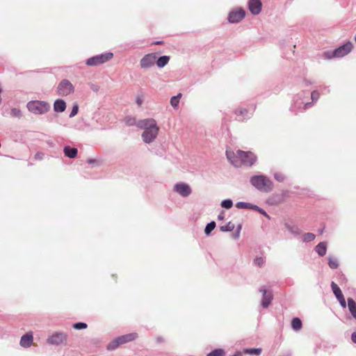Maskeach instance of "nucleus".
Masks as SVG:
<instances>
[{
	"mask_svg": "<svg viewBox=\"0 0 356 356\" xmlns=\"http://www.w3.org/2000/svg\"><path fill=\"white\" fill-rule=\"evenodd\" d=\"M137 127L144 130L141 136L145 143H151L155 140L159 131V127L154 119L141 120L137 122Z\"/></svg>",
	"mask_w": 356,
	"mask_h": 356,
	"instance_id": "1",
	"label": "nucleus"
},
{
	"mask_svg": "<svg viewBox=\"0 0 356 356\" xmlns=\"http://www.w3.org/2000/svg\"><path fill=\"white\" fill-rule=\"evenodd\" d=\"M226 155L228 160L236 167L241 165L251 166L257 160L255 155L250 152L238 150L234 153L232 150H227Z\"/></svg>",
	"mask_w": 356,
	"mask_h": 356,
	"instance_id": "2",
	"label": "nucleus"
},
{
	"mask_svg": "<svg viewBox=\"0 0 356 356\" xmlns=\"http://www.w3.org/2000/svg\"><path fill=\"white\" fill-rule=\"evenodd\" d=\"M250 181L257 190L264 193H268L273 190V182L266 176L260 175L252 176Z\"/></svg>",
	"mask_w": 356,
	"mask_h": 356,
	"instance_id": "3",
	"label": "nucleus"
},
{
	"mask_svg": "<svg viewBox=\"0 0 356 356\" xmlns=\"http://www.w3.org/2000/svg\"><path fill=\"white\" fill-rule=\"evenodd\" d=\"M27 109L35 115H42L47 113L50 109L49 103L44 101L33 100L26 104Z\"/></svg>",
	"mask_w": 356,
	"mask_h": 356,
	"instance_id": "4",
	"label": "nucleus"
},
{
	"mask_svg": "<svg viewBox=\"0 0 356 356\" xmlns=\"http://www.w3.org/2000/svg\"><path fill=\"white\" fill-rule=\"evenodd\" d=\"M113 56V53L108 52L93 56L87 60L86 65L88 66H95L104 63L111 60Z\"/></svg>",
	"mask_w": 356,
	"mask_h": 356,
	"instance_id": "5",
	"label": "nucleus"
},
{
	"mask_svg": "<svg viewBox=\"0 0 356 356\" xmlns=\"http://www.w3.org/2000/svg\"><path fill=\"white\" fill-rule=\"evenodd\" d=\"M74 92V87L72 83L67 80L63 79L60 83L58 85L57 87V93L60 96H67L70 95Z\"/></svg>",
	"mask_w": 356,
	"mask_h": 356,
	"instance_id": "6",
	"label": "nucleus"
},
{
	"mask_svg": "<svg viewBox=\"0 0 356 356\" xmlns=\"http://www.w3.org/2000/svg\"><path fill=\"white\" fill-rule=\"evenodd\" d=\"M173 191L183 197H186L191 195L192 188L185 182H178L174 185Z\"/></svg>",
	"mask_w": 356,
	"mask_h": 356,
	"instance_id": "7",
	"label": "nucleus"
},
{
	"mask_svg": "<svg viewBox=\"0 0 356 356\" xmlns=\"http://www.w3.org/2000/svg\"><path fill=\"white\" fill-rule=\"evenodd\" d=\"M245 15V10L241 8H236L232 10L228 15V21L229 23L234 24V23H238L241 22Z\"/></svg>",
	"mask_w": 356,
	"mask_h": 356,
	"instance_id": "8",
	"label": "nucleus"
},
{
	"mask_svg": "<svg viewBox=\"0 0 356 356\" xmlns=\"http://www.w3.org/2000/svg\"><path fill=\"white\" fill-rule=\"evenodd\" d=\"M156 54H148L145 55L140 60V66L142 69H149L156 63Z\"/></svg>",
	"mask_w": 356,
	"mask_h": 356,
	"instance_id": "9",
	"label": "nucleus"
},
{
	"mask_svg": "<svg viewBox=\"0 0 356 356\" xmlns=\"http://www.w3.org/2000/svg\"><path fill=\"white\" fill-rule=\"evenodd\" d=\"M353 45L351 42H348L346 43L345 44L339 47V48L336 49L332 52V56L334 58H340L343 57L346 55H347L348 53L351 51L353 49Z\"/></svg>",
	"mask_w": 356,
	"mask_h": 356,
	"instance_id": "10",
	"label": "nucleus"
},
{
	"mask_svg": "<svg viewBox=\"0 0 356 356\" xmlns=\"http://www.w3.org/2000/svg\"><path fill=\"white\" fill-rule=\"evenodd\" d=\"M67 339V334L63 332H56L47 339V343L58 345Z\"/></svg>",
	"mask_w": 356,
	"mask_h": 356,
	"instance_id": "11",
	"label": "nucleus"
},
{
	"mask_svg": "<svg viewBox=\"0 0 356 356\" xmlns=\"http://www.w3.org/2000/svg\"><path fill=\"white\" fill-rule=\"evenodd\" d=\"M261 2L260 0H250L248 2V8L252 15H257L261 13Z\"/></svg>",
	"mask_w": 356,
	"mask_h": 356,
	"instance_id": "12",
	"label": "nucleus"
},
{
	"mask_svg": "<svg viewBox=\"0 0 356 356\" xmlns=\"http://www.w3.org/2000/svg\"><path fill=\"white\" fill-rule=\"evenodd\" d=\"M260 291L263 293V298L261 300V305L263 307L266 308L270 304L272 300V294L268 292L264 289H261Z\"/></svg>",
	"mask_w": 356,
	"mask_h": 356,
	"instance_id": "13",
	"label": "nucleus"
},
{
	"mask_svg": "<svg viewBox=\"0 0 356 356\" xmlns=\"http://www.w3.org/2000/svg\"><path fill=\"white\" fill-rule=\"evenodd\" d=\"M33 340L32 333H27L23 335L20 340V345L24 348H29L31 346Z\"/></svg>",
	"mask_w": 356,
	"mask_h": 356,
	"instance_id": "14",
	"label": "nucleus"
},
{
	"mask_svg": "<svg viewBox=\"0 0 356 356\" xmlns=\"http://www.w3.org/2000/svg\"><path fill=\"white\" fill-rule=\"evenodd\" d=\"M66 108V103L63 99H56L54 103V110L56 112L62 113L65 111Z\"/></svg>",
	"mask_w": 356,
	"mask_h": 356,
	"instance_id": "15",
	"label": "nucleus"
},
{
	"mask_svg": "<svg viewBox=\"0 0 356 356\" xmlns=\"http://www.w3.org/2000/svg\"><path fill=\"white\" fill-rule=\"evenodd\" d=\"M63 151L65 155L70 159L76 157L78 154V150L76 148L71 147L70 146H65Z\"/></svg>",
	"mask_w": 356,
	"mask_h": 356,
	"instance_id": "16",
	"label": "nucleus"
},
{
	"mask_svg": "<svg viewBox=\"0 0 356 356\" xmlns=\"http://www.w3.org/2000/svg\"><path fill=\"white\" fill-rule=\"evenodd\" d=\"M235 114L236 115L238 120H243L250 117L248 111L245 108L236 109L235 111Z\"/></svg>",
	"mask_w": 356,
	"mask_h": 356,
	"instance_id": "17",
	"label": "nucleus"
},
{
	"mask_svg": "<svg viewBox=\"0 0 356 356\" xmlns=\"http://www.w3.org/2000/svg\"><path fill=\"white\" fill-rule=\"evenodd\" d=\"M170 57L168 56H162L156 59V64L159 68L165 67L169 62Z\"/></svg>",
	"mask_w": 356,
	"mask_h": 356,
	"instance_id": "18",
	"label": "nucleus"
},
{
	"mask_svg": "<svg viewBox=\"0 0 356 356\" xmlns=\"http://www.w3.org/2000/svg\"><path fill=\"white\" fill-rule=\"evenodd\" d=\"M316 252L320 255V256H324L325 254H326V251H327V245H326V243H324V242H321L320 243H318L316 246V248H315Z\"/></svg>",
	"mask_w": 356,
	"mask_h": 356,
	"instance_id": "19",
	"label": "nucleus"
},
{
	"mask_svg": "<svg viewBox=\"0 0 356 356\" xmlns=\"http://www.w3.org/2000/svg\"><path fill=\"white\" fill-rule=\"evenodd\" d=\"M348 306L353 316L356 318V302L352 298L348 299Z\"/></svg>",
	"mask_w": 356,
	"mask_h": 356,
	"instance_id": "20",
	"label": "nucleus"
},
{
	"mask_svg": "<svg viewBox=\"0 0 356 356\" xmlns=\"http://www.w3.org/2000/svg\"><path fill=\"white\" fill-rule=\"evenodd\" d=\"M291 327L296 331L300 330V328L302 327V322H301L300 319L298 318H293V320L291 321Z\"/></svg>",
	"mask_w": 356,
	"mask_h": 356,
	"instance_id": "21",
	"label": "nucleus"
},
{
	"mask_svg": "<svg viewBox=\"0 0 356 356\" xmlns=\"http://www.w3.org/2000/svg\"><path fill=\"white\" fill-rule=\"evenodd\" d=\"M243 353L248 355H259L261 353V348H246L243 350Z\"/></svg>",
	"mask_w": 356,
	"mask_h": 356,
	"instance_id": "22",
	"label": "nucleus"
},
{
	"mask_svg": "<svg viewBox=\"0 0 356 356\" xmlns=\"http://www.w3.org/2000/svg\"><path fill=\"white\" fill-rule=\"evenodd\" d=\"M181 94L179 93L177 96H174V97H171L170 104L173 108H177L179 103V99L181 98Z\"/></svg>",
	"mask_w": 356,
	"mask_h": 356,
	"instance_id": "23",
	"label": "nucleus"
},
{
	"mask_svg": "<svg viewBox=\"0 0 356 356\" xmlns=\"http://www.w3.org/2000/svg\"><path fill=\"white\" fill-rule=\"evenodd\" d=\"M122 337L123 339L124 340V343H127V342H129V341H134V339H136L137 337V334L136 333H131V334L122 335Z\"/></svg>",
	"mask_w": 356,
	"mask_h": 356,
	"instance_id": "24",
	"label": "nucleus"
},
{
	"mask_svg": "<svg viewBox=\"0 0 356 356\" xmlns=\"http://www.w3.org/2000/svg\"><path fill=\"white\" fill-rule=\"evenodd\" d=\"M234 224L229 222L227 225L221 226L220 227L222 232H231L234 229Z\"/></svg>",
	"mask_w": 356,
	"mask_h": 356,
	"instance_id": "25",
	"label": "nucleus"
},
{
	"mask_svg": "<svg viewBox=\"0 0 356 356\" xmlns=\"http://www.w3.org/2000/svg\"><path fill=\"white\" fill-rule=\"evenodd\" d=\"M216 227V223L215 222H211L209 223H208L204 229V232L207 235H209L211 231H213L214 229Z\"/></svg>",
	"mask_w": 356,
	"mask_h": 356,
	"instance_id": "26",
	"label": "nucleus"
},
{
	"mask_svg": "<svg viewBox=\"0 0 356 356\" xmlns=\"http://www.w3.org/2000/svg\"><path fill=\"white\" fill-rule=\"evenodd\" d=\"M233 206V202L231 200L227 199L224 200L221 202V207L225 209H230Z\"/></svg>",
	"mask_w": 356,
	"mask_h": 356,
	"instance_id": "27",
	"label": "nucleus"
},
{
	"mask_svg": "<svg viewBox=\"0 0 356 356\" xmlns=\"http://www.w3.org/2000/svg\"><path fill=\"white\" fill-rule=\"evenodd\" d=\"M331 287H332V291H333L334 294L335 295V296H338V295L339 293H342L340 288L334 282H332Z\"/></svg>",
	"mask_w": 356,
	"mask_h": 356,
	"instance_id": "28",
	"label": "nucleus"
},
{
	"mask_svg": "<svg viewBox=\"0 0 356 356\" xmlns=\"http://www.w3.org/2000/svg\"><path fill=\"white\" fill-rule=\"evenodd\" d=\"M236 207L238 209H250V203L238 202L236 204Z\"/></svg>",
	"mask_w": 356,
	"mask_h": 356,
	"instance_id": "29",
	"label": "nucleus"
},
{
	"mask_svg": "<svg viewBox=\"0 0 356 356\" xmlns=\"http://www.w3.org/2000/svg\"><path fill=\"white\" fill-rule=\"evenodd\" d=\"M224 351L222 349H216L213 351L211 352L207 355V356H223Z\"/></svg>",
	"mask_w": 356,
	"mask_h": 356,
	"instance_id": "30",
	"label": "nucleus"
},
{
	"mask_svg": "<svg viewBox=\"0 0 356 356\" xmlns=\"http://www.w3.org/2000/svg\"><path fill=\"white\" fill-rule=\"evenodd\" d=\"M119 346L116 339H115L114 340H113L112 341H111L108 346H107V349L108 350H115Z\"/></svg>",
	"mask_w": 356,
	"mask_h": 356,
	"instance_id": "31",
	"label": "nucleus"
},
{
	"mask_svg": "<svg viewBox=\"0 0 356 356\" xmlns=\"http://www.w3.org/2000/svg\"><path fill=\"white\" fill-rule=\"evenodd\" d=\"M144 102V95H138L136 97V103L138 105V106H141Z\"/></svg>",
	"mask_w": 356,
	"mask_h": 356,
	"instance_id": "32",
	"label": "nucleus"
},
{
	"mask_svg": "<svg viewBox=\"0 0 356 356\" xmlns=\"http://www.w3.org/2000/svg\"><path fill=\"white\" fill-rule=\"evenodd\" d=\"M78 111H79V106L77 104H74L73 106L72 111L70 114V118H72V117L75 116L78 113Z\"/></svg>",
	"mask_w": 356,
	"mask_h": 356,
	"instance_id": "33",
	"label": "nucleus"
},
{
	"mask_svg": "<svg viewBox=\"0 0 356 356\" xmlns=\"http://www.w3.org/2000/svg\"><path fill=\"white\" fill-rule=\"evenodd\" d=\"M73 327L76 330L85 329L87 327V325L84 323H78L73 325Z\"/></svg>",
	"mask_w": 356,
	"mask_h": 356,
	"instance_id": "34",
	"label": "nucleus"
},
{
	"mask_svg": "<svg viewBox=\"0 0 356 356\" xmlns=\"http://www.w3.org/2000/svg\"><path fill=\"white\" fill-rule=\"evenodd\" d=\"M264 263V259L263 257H257L254 260V264L257 266H261Z\"/></svg>",
	"mask_w": 356,
	"mask_h": 356,
	"instance_id": "35",
	"label": "nucleus"
},
{
	"mask_svg": "<svg viewBox=\"0 0 356 356\" xmlns=\"http://www.w3.org/2000/svg\"><path fill=\"white\" fill-rule=\"evenodd\" d=\"M11 115L13 116V117H17V118H19L21 117V111L20 110L17 109V108H13L11 110Z\"/></svg>",
	"mask_w": 356,
	"mask_h": 356,
	"instance_id": "36",
	"label": "nucleus"
},
{
	"mask_svg": "<svg viewBox=\"0 0 356 356\" xmlns=\"http://www.w3.org/2000/svg\"><path fill=\"white\" fill-rule=\"evenodd\" d=\"M328 264L329 266L332 269L337 268L338 267V262L335 259H330Z\"/></svg>",
	"mask_w": 356,
	"mask_h": 356,
	"instance_id": "37",
	"label": "nucleus"
},
{
	"mask_svg": "<svg viewBox=\"0 0 356 356\" xmlns=\"http://www.w3.org/2000/svg\"><path fill=\"white\" fill-rule=\"evenodd\" d=\"M274 177L276 180L279 181H282L284 179V176L281 172H277L274 175Z\"/></svg>",
	"mask_w": 356,
	"mask_h": 356,
	"instance_id": "38",
	"label": "nucleus"
},
{
	"mask_svg": "<svg viewBox=\"0 0 356 356\" xmlns=\"http://www.w3.org/2000/svg\"><path fill=\"white\" fill-rule=\"evenodd\" d=\"M126 123L129 126H132L134 124L137 125V123L136 122V120L134 118H127L126 120Z\"/></svg>",
	"mask_w": 356,
	"mask_h": 356,
	"instance_id": "39",
	"label": "nucleus"
},
{
	"mask_svg": "<svg viewBox=\"0 0 356 356\" xmlns=\"http://www.w3.org/2000/svg\"><path fill=\"white\" fill-rule=\"evenodd\" d=\"M115 339H116V341H117V342H118L119 346L121 345V344H124V340L123 339L122 336L116 338Z\"/></svg>",
	"mask_w": 356,
	"mask_h": 356,
	"instance_id": "40",
	"label": "nucleus"
},
{
	"mask_svg": "<svg viewBox=\"0 0 356 356\" xmlns=\"http://www.w3.org/2000/svg\"><path fill=\"white\" fill-rule=\"evenodd\" d=\"M311 238H312V235L310 234H307L306 235L304 236V241H311Z\"/></svg>",
	"mask_w": 356,
	"mask_h": 356,
	"instance_id": "41",
	"label": "nucleus"
},
{
	"mask_svg": "<svg viewBox=\"0 0 356 356\" xmlns=\"http://www.w3.org/2000/svg\"><path fill=\"white\" fill-rule=\"evenodd\" d=\"M258 212H259L261 214H262L263 216H266V218H269L268 215L267 214V213L264 209L259 208V210H258Z\"/></svg>",
	"mask_w": 356,
	"mask_h": 356,
	"instance_id": "42",
	"label": "nucleus"
},
{
	"mask_svg": "<svg viewBox=\"0 0 356 356\" xmlns=\"http://www.w3.org/2000/svg\"><path fill=\"white\" fill-rule=\"evenodd\" d=\"M42 156H43V154L42 153H37L35 155V158L36 159H42Z\"/></svg>",
	"mask_w": 356,
	"mask_h": 356,
	"instance_id": "43",
	"label": "nucleus"
},
{
	"mask_svg": "<svg viewBox=\"0 0 356 356\" xmlns=\"http://www.w3.org/2000/svg\"><path fill=\"white\" fill-rule=\"evenodd\" d=\"M250 209H253V210H255V211H257L259 210V207L257 205H254V204H250Z\"/></svg>",
	"mask_w": 356,
	"mask_h": 356,
	"instance_id": "44",
	"label": "nucleus"
},
{
	"mask_svg": "<svg viewBox=\"0 0 356 356\" xmlns=\"http://www.w3.org/2000/svg\"><path fill=\"white\" fill-rule=\"evenodd\" d=\"M339 302H341L343 299H345L342 293H339L338 296H336Z\"/></svg>",
	"mask_w": 356,
	"mask_h": 356,
	"instance_id": "45",
	"label": "nucleus"
},
{
	"mask_svg": "<svg viewBox=\"0 0 356 356\" xmlns=\"http://www.w3.org/2000/svg\"><path fill=\"white\" fill-rule=\"evenodd\" d=\"M339 302H341L343 299H345L342 293H339L338 296H336Z\"/></svg>",
	"mask_w": 356,
	"mask_h": 356,
	"instance_id": "46",
	"label": "nucleus"
},
{
	"mask_svg": "<svg viewBox=\"0 0 356 356\" xmlns=\"http://www.w3.org/2000/svg\"><path fill=\"white\" fill-rule=\"evenodd\" d=\"M351 339H352L353 341L356 343V332H354L352 334Z\"/></svg>",
	"mask_w": 356,
	"mask_h": 356,
	"instance_id": "47",
	"label": "nucleus"
},
{
	"mask_svg": "<svg viewBox=\"0 0 356 356\" xmlns=\"http://www.w3.org/2000/svg\"><path fill=\"white\" fill-rule=\"evenodd\" d=\"M340 302V305H341L342 307L343 308H346V300L345 299H343Z\"/></svg>",
	"mask_w": 356,
	"mask_h": 356,
	"instance_id": "48",
	"label": "nucleus"
},
{
	"mask_svg": "<svg viewBox=\"0 0 356 356\" xmlns=\"http://www.w3.org/2000/svg\"><path fill=\"white\" fill-rule=\"evenodd\" d=\"M224 218H225V216H224V213H220V214L218 215V219L219 220H223V219H224Z\"/></svg>",
	"mask_w": 356,
	"mask_h": 356,
	"instance_id": "49",
	"label": "nucleus"
},
{
	"mask_svg": "<svg viewBox=\"0 0 356 356\" xmlns=\"http://www.w3.org/2000/svg\"><path fill=\"white\" fill-rule=\"evenodd\" d=\"M312 97H313V99H314L315 98H318L319 97V95H318V93L316 94V92L313 91Z\"/></svg>",
	"mask_w": 356,
	"mask_h": 356,
	"instance_id": "50",
	"label": "nucleus"
},
{
	"mask_svg": "<svg viewBox=\"0 0 356 356\" xmlns=\"http://www.w3.org/2000/svg\"><path fill=\"white\" fill-rule=\"evenodd\" d=\"M97 161L95 159H88V163H90V164H92V163H97Z\"/></svg>",
	"mask_w": 356,
	"mask_h": 356,
	"instance_id": "51",
	"label": "nucleus"
},
{
	"mask_svg": "<svg viewBox=\"0 0 356 356\" xmlns=\"http://www.w3.org/2000/svg\"><path fill=\"white\" fill-rule=\"evenodd\" d=\"M355 40L356 41V35H355Z\"/></svg>",
	"mask_w": 356,
	"mask_h": 356,
	"instance_id": "52",
	"label": "nucleus"
}]
</instances>
